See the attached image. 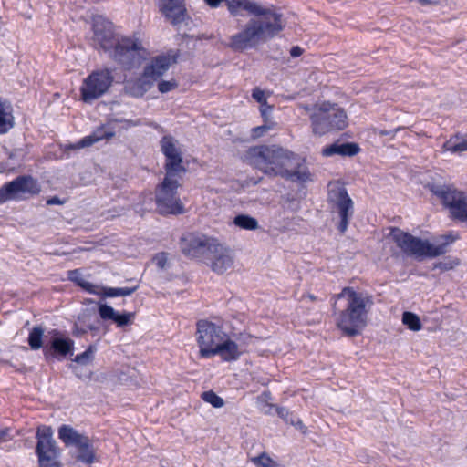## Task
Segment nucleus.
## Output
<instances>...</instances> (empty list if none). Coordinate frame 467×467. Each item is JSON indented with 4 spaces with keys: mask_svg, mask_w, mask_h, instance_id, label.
<instances>
[{
    "mask_svg": "<svg viewBox=\"0 0 467 467\" xmlns=\"http://www.w3.org/2000/svg\"><path fill=\"white\" fill-rule=\"evenodd\" d=\"M245 160L254 168L270 177L304 183L311 181V173L304 159L276 145H260L248 149Z\"/></svg>",
    "mask_w": 467,
    "mask_h": 467,
    "instance_id": "1",
    "label": "nucleus"
},
{
    "mask_svg": "<svg viewBox=\"0 0 467 467\" xmlns=\"http://www.w3.org/2000/svg\"><path fill=\"white\" fill-rule=\"evenodd\" d=\"M92 30L94 43L126 69L139 67L148 57L140 40L135 37H119L115 34L113 24L102 16H93Z\"/></svg>",
    "mask_w": 467,
    "mask_h": 467,
    "instance_id": "2",
    "label": "nucleus"
},
{
    "mask_svg": "<svg viewBox=\"0 0 467 467\" xmlns=\"http://www.w3.org/2000/svg\"><path fill=\"white\" fill-rule=\"evenodd\" d=\"M257 17L250 19L242 31L234 34L230 39V47L243 51L266 42L283 30L282 15L274 9H266L255 14Z\"/></svg>",
    "mask_w": 467,
    "mask_h": 467,
    "instance_id": "3",
    "label": "nucleus"
},
{
    "mask_svg": "<svg viewBox=\"0 0 467 467\" xmlns=\"http://www.w3.org/2000/svg\"><path fill=\"white\" fill-rule=\"evenodd\" d=\"M336 298L347 300L345 309L339 311L337 316V327L349 337L359 334L366 326L368 313L373 305L372 297L368 293L347 286L336 296Z\"/></svg>",
    "mask_w": 467,
    "mask_h": 467,
    "instance_id": "4",
    "label": "nucleus"
},
{
    "mask_svg": "<svg viewBox=\"0 0 467 467\" xmlns=\"http://www.w3.org/2000/svg\"><path fill=\"white\" fill-rule=\"evenodd\" d=\"M391 237L400 250L410 256L416 258H434L444 254L447 246L453 242L448 235L442 236L446 241L437 245L431 244L428 240H422L400 229L391 232Z\"/></svg>",
    "mask_w": 467,
    "mask_h": 467,
    "instance_id": "5",
    "label": "nucleus"
},
{
    "mask_svg": "<svg viewBox=\"0 0 467 467\" xmlns=\"http://www.w3.org/2000/svg\"><path fill=\"white\" fill-rule=\"evenodd\" d=\"M310 115L314 134L322 136L335 130H343L347 126V115L337 104L323 102L313 109Z\"/></svg>",
    "mask_w": 467,
    "mask_h": 467,
    "instance_id": "6",
    "label": "nucleus"
},
{
    "mask_svg": "<svg viewBox=\"0 0 467 467\" xmlns=\"http://www.w3.org/2000/svg\"><path fill=\"white\" fill-rule=\"evenodd\" d=\"M182 176L165 174L161 184L156 188L157 209L161 214H181L184 212L183 204L178 195Z\"/></svg>",
    "mask_w": 467,
    "mask_h": 467,
    "instance_id": "7",
    "label": "nucleus"
},
{
    "mask_svg": "<svg viewBox=\"0 0 467 467\" xmlns=\"http://www.w3.org/2000/svg\"><path fill=\"white\" fill-rule=\"evenodd\" d=\"M222 325L215 324L207 319H201L196 323V342L199 347V356L202 358H213L214 348L226 337Z\"/></svg>",
    "mask_w": 467,
    "mask_h": 467,
    "instance_id": "8",
    "label": "nucleus"
},
{
    "mask_svg": "<svg viewBox=\"0 0 467 467\" xmlns=\"http://www.w3.org/2000/svg\"><path fill=\"white\" fill-rule=\"evenodd\" d=\"M328 202L331 205L332 212L337 214L339 223L337 229L341 234H345L349 220L354 213V202L349 197L348 191L343 186H334L329 189Z\"/></svg>",
    "mask_w": 467,
    "mask_h": 467,
    "instance_id": "9",
    "label": "nucleus"
},
{
    "mask_svg": "<svg viewBox=\"0 0 467 467\" xmlns=\"http://www.w3.org/2000/svg\"><path fill=\"white\" fill-rule=\"evenodd\" d=\"M180 244L185 256L202 260L217 246V239L200 233H190L181 238Z\"/></svg>",
    "mask_w": 467,
    "mask_h": 467,
    "instance_id": "10",
    "label": "nucleus"
},
{
    "mask_svg": "<svg viewBox=\"0 0 467 467\" xmlns=\"http://www.w3.org/2000/svg\"><path fill=\"white\" fill-rule=\"evenodd\" d=\"M37 444L36 452L41 467H52L59 455V451L53 439V431L50 427L42 426L36 431Z\"/></svg>",
    "mask_w": 467,
    "mask_h": 467,
    "instance_id": "11",
    "label": "nucleus"
},
{
    "mask_svg": "<svg viewBox=\"0 0 467 467\" xmlns=\"http://www.w3.org/2000/svg\"><path fill=\"white\" fill-rule=\"evenodd\" d=\"M40 186L31 176H20L0 188V203L12 199H20L26 194L39 193Z\"/></svg>",
    "mask_w": 467,
    "mask_h": 467,
    "instance_id": "12",
    "label": "nucleus"
},
{
    "mask_svg": "<svg viewBox=\"0 0 467 467\" xmlns=\"http://www.w3.org/2000/svg\"><path fill=\"white\" fill-rule=\"evenodd\" d=\"M161 150L165 156V174L182 176L186 171L182 166V154L176 146V141L171 136H164L161 140Z\"/></svg>",
    "mask_w": 467,
    "mask_h": 467,
    "instance_id": "13",
    "label": "nucleus"
},
{
    "mask_svg": "<svg viewBox=\"0 0 467 467\" xmlns=\"http://www.w3.org/2000/svg\"><path fill=\"white\" fill-rule=\"evenodd\" d=\"M58 438L66 447L74 448L78 453V458L83 462H88L86 452L88 451V437L80 433L69 425H61L58 428Z\"/></svg>",
    "mask_w": 467,
    "mask_h": 467,
    "instance_id": "14",
    "label": "nucleus"
},
{
    "mask_svg": "<svg viewBox=\"0 0 467 467\" xmlns=\"http://www.w3.org/2000/svg\"><path fill=\"white\" fill-rule=\"evenodd\" d=\"M209 255H213L210 265L212 270L220 275L230 269L234 262L232 250L220 244L218 240L217 246L212 250Z\"/></svg>",
    "mask_w": 467,
    "mask_h": 467,
    "instance_id": "15",
    "label": "nucleus"
},
{
    "mask_svg": "<svg viewBox=\"0 0 467 467\" xmlns=\"http://www.w3.org/2000/svg\"><path fill=\"white\" fill-rule=\"evenodd\" d=\"M159 8L174 26L185 20L187 10L183 0H159Z\"/></svg>",
    "mask_w": 467,
    "mask_h": 467,
    "instance_id": "16",
    "label": "nucleus"
},
{
    "mask_svg": "<svg viewBox=\"0 0 467 467\" xmlns=\"http://www.w3.org/2000/svg\"><path fill=\"white\" fill-rule=\"evenodd\" d=\"M113 77L109 69L94 71L89 75V99L103 95L110 87Z\"/></svg>",
    "mask_w": 467,
    "mask_h": 467,
    "instance_id": "17",
    "label": "nucleus"
},
{
    "mask_svg": "<svg viewBox=\"0 0 467 467\" xmlns=\"http://www.w3.org/2000/svg\"><path fill=\"white\" fill-rule=\"evenodd\" d=\"M243 353L244 351L240 348L239 345L226 334V337L214 348L213 357L219 356L223 361L232 362L239 359Z\"/></svg>",
    "mask_w": 467,
    "mask_h": 467,
    "instance_id": "18",
    "label": "nucleus"
},
{
    "mask_svg": "<svg viewBox=\"0 0 467 467\" xmlns=\"http://www.w3.org/2000/svg\"><path fill=\"white\" fill-rule=\"evenodd\" d=\"M73 341L69 338L54 337L50 346L44 348V355L47 359L49 358H65L67 354H72Z\"/></svg>",
    "mask_w": 467,
    "mask_h": 467,
    "instance_id": "19",
    "label": "nucleus"
},
{
    "mask_svg": "<svg viewBox=\"0 0 467 467\" xmlns=\"http://www.w3.org/2000/svg\"><path fill=\"white\" fill-rule=\"evenodd\" d=\"M173 62H175V59L171 56H158L144 68L146 76H150L156 81L167 72Z\"/></svg>",
    "mask_w": 467,
    "mask_h": 467,
    "instance_id": "20",
    "label": "nucleus"
},
{
    "mask_svg": "<svg viewBox=\"0 0 467 467\" xmlns=\"http://www.w3.org/2000/svg\"><path fill=\"white\" fill-rule=\"evenodd\" d=\"M359 147L354 142H334L322 149V155L331 157L334 155L352 157L359 152Z\"/></svg>",
    "mask_w": 467,
    "mask_h": 467,
    "instance_id": "21",
    "label": "nucleus"
},
{
    "mask_svg": "<svg viewBox=\"0 0 467 467\" xmlns=\"http://www.w3.org/2000/svg\"><path fill=\"white\" fill-rule=\"evenodd\" d=\"M99 314L103 320H111L117 324L118 327H124L130 323L133 317L132 313L123 312L119 313L115 309L106 304L99 306Z\"/></svg>",
    "mask_w": 467,
    "mask_h": 467,
    "instance_id": "22",
    "label": "nucleus"
},
{
    "mask_svg": "<svg viewBox=\"0 0 467 467\" xmlns=\"http://www.w3.org/2000/svg\"><path fill=\"white\" fill-rule=\"evenodd\" d=\"M225 4L229 12L234 16L238 15L241 9L253 15L263 13L267 9L250 0H225Z\"/></svg>",
    "mask_w": 467,
    "mask_h": 467,
    "instance_id": "23",
    "label": "nucleus"
},
{
    "mask_svg": "<svg viewBox=\"0 0 467 467\" xmlns=\"http://www.w3.org/2000/svg\"><path fill=\"white\" fill-rule=\"evenodd\" d=\"M13 108L9 101L0 99V134L6 133L14 127Z\"/></svg>",
    "mask_w": 467,
    "mask_h": 467,
    "instance_id": "24",
    "label": "nucleus"
},
{
    "mask_svg": "<svg viewBox=\"0 0 467 467\" xmlns=\"http://www.w3.org/2000/svg\"><path fill=\"white\" fill-rule=\"evenodd\" d=\"M154 79L150 76H146V70L144 69L143 74L140 78L135 81L130 82L128 88L130 92L134 97H142L148 90L150 89L154 83Z\"/></svg>",
    "mask_w": 467,
    "mask_h": 467,
    "instance_id": "25",
    "label": "nucleus"
},
{
    "mask_svg": "<svg viewBox=\"0 0 467 467\" xmlns=\"http://www.w3.org/2000/svg\"><path fill=\"white\" fill-rule=\"evenodd\" d=\"M442 148L451 153L459 154L467 151V135H454L444 142Z\"/></svg>",
    "mask_w": 467,
    "mask_h": 467,
    "instance_id": "26",
    "label": "nucleus"
},
{
    "mask_svg": "<svg viewBox=\"0 0 467 467\" xmlns=\"http://www.w3.org/2000/svg\"><path fill=\"white\" fill-rule=\"evenodd\" d=\"M268 410H265V414H271L272 410H275L277 415L284 419L287 423H290L299 429L304 428V424L302 420L296 417H295L287 409L284 407H276L271 404L266 405Z\"/></svg>",
    "mask_w": 467,
    "mask_h": 467,
    "instance_id": "27",
    "label": "nucleus"
},
{
    "mask_svg": "<svg viewBox=\"0 0 467 467\" xmlns=\"http://www.w3.org/2000/svg\"><path fill=\"white\" fill-rule=\"evenodd\" d=\"M234 223L244 230L254 231L259 228L258 221L248 214H238L234 219Z\"/></svg>",
    "mask_w": 467,
    "mask_h": 467,
    "instance_id": "28",
    "label": "nucleus"
},
{
    "mask_svg": "<svg viewBox=\"0 0 467 467\" xmlns=\"http://www.w3.org/2000/svg\"><path fill=\"white\" fill-rule=\"evenodd\" d=\"M44 329L42 327H34L28 336V344L33 350H37L43 347Z\"/></svg>",
    "mask_w": 467,
    "mask_h": 467,
    "instance_id": "29",
    "label": "nucleus"
},
{
    "mask_svg": "<svg viewBox=\"0 0 467 467\" xmlns=\"http://www.w3.org/2000/svg\"><path fill=\"white\" fill-rule=\"evenodd\" d=\"M138 286L133 287H106L103 290V294L108 297H117V296H128L132 295Z\"/></svg>",
    "mask_w": 467,
    "mask_h": 467,
    "instance_id": "30",
    "label": "nucleus"
},
{
    "mask_svg": "<svg viewBox=\"0 0 467 467\" xmlns=\"http://www.w3.org/2000/svg\"><path fill=\"white\" fill-rule=\"evenodd\" d=\"M402 322L412 331H419L421 328V323L419 317L411 312H404Z\"/></svg>",
    "mask_w": 467,
    "mask_h": 467,
    "instance_id": "31",
    "label": "nucleus"
},
{
    "mask_svg": "<svg viewBox=\"0 0 467 467\" xmlns=\"http://www.w3.org/2000/svg\"><path fill=\"white\" fill-rule=\"evenodd\" d=\"M252 462L257 467H284L271 459L266 453H262L257 457L252 458Z\"/></svg>",
    "mask_w": 467,
    "mask_h": 467,
    "instance_id": "32",
    "label": "nucleus"
},
{
    "mask_svg": "<svg viewBox=\"0 0 467 467\" xmlns=\"http://www.w3.org/2000/svg\"><path fill=\"white\" fill-rule=\"evenodd\" d=\"M202 398L205 402L211 404L214 408H222L224 405L223 399L213 390L204 391L202 394Z\"/></svg>",
    "mask_w": 467,
    "mask_h": 467,
    "instance_id": "33",
    "label": "nucleus"
},
{
    "mask_svg": "<svg viewBox=\"0 0 467 467\" xmlns=\"http://www.w3.org/2000/svg\"><path fill=\"white\" fill-rule=\"evenodd\" d=\"M114 136V133L106 130V129L103 127L100 130H98L97 131L93 132L91 135H89V146L92 145L95 142H98L103 139H109Z\"/></svg>",
    "mask_w": 467,
    "mask_h": 467,
    "instance_id": "34",
    "label": "nucleus"
},
{
    "mask_svg": "<svg viewBox=\"0 0 467 467\" xmlns=\"http://www.w3.org/2000/svg\"><path fill=\"white\" fill-rule=\"evenodd\" d=\"M69 280L77 283L85 290H88V282L85 279V276L79 270H72L68 272Z\"/></svg>",
    "mask_w": 467,
    "mask_h": 467,
    "instance_id": "35",
    "label": "nucleus"
},
{
    "mask_svg": "<svg viewBox=\"0 0 467 467\" xmlns=\"http://www.w3.org/2000/svg\"><path fill=\"white\" fill-rule=\"evenodd\" d=\"M177 87L175 80H162L158 84V89L161 93H167Z\"/></svg>",
    "mask_w": 467,
    "mask_h": 467,
    "instance_id": "36",
    "label": "nucleus"
},
{
    "mask_svg": "<svg viewBox=\"0 0 467 467\" xmlns=\"http://www.w3.org/2000/svg\"><path fill=\"white\" fill-rule=\"evenodd\" d=\"M270 126L268 125H261L252 129L251 136L253 139H258L265 134L266 131L270 130Z\"/></svg>",
    "mask_w": 467,
    "mask_h": 467,
    "instance_id": "37",
    "label": "nucleus"
},
{
    "mask_svg": "<svg viewBox=\"0 0 467 467\" xmlns=\"http://www.w3.org/2000/svg\"><path fill=\"white\" fill-rule=\"evenodd\" d=\"M153 261L159 268L163 269L166 266V264L168 261L167 254H165V253L157 254L154 256Z\"/></svg>",
    "mask_w": 467,
    "mask_h": 467,
    "instance_id": "38",
    "label": "nucleus"
},
{
    "mask_svg": "<svg viewBox=\"0 0 467 467\" xmlns=\"http://www.w3.org/2000/svg\"><path fill=\"white\" fill-rule=\"evenodd\" d=\"M252 97L254 100L260 103V105L267 102L265 97V92L259 88H255L253 89Z\"/></svg>",
    "mask_w": 467,
    "mask_h": 467,
    "instance_id": "39",
    "label": "nucleus"
},
{
    "mask_svg": "<svg viewBox=\"0 0 467 467\" xmlns=\"http://www.w3.org/2000/svg\"><path fill=\"white\" fill-rule=\"evenodd\" d=\"M273 110V107L270 106L267 102L260 105V112L265 120H267Z\"/></svg>",
    "mask_w": 467,
    "mask_h": 467,
    "instance_id": "40",
    "label": "nucleus"
},
{
    "mask_svg": "<svg viewBox=\"0 0 467 467\" xmlns=\"http://www.w3.org/2000/svg\"><path fill=\"white\" fill-rule=\"evenodd\" d=\"M86 145H88V137H84L82 138L79 142H78L77 144H69V145H66L65 146V150H69V149H80V148H84Z\"/></svg>",
    "mask_w": 467,
    "mask_h": 467,
    "instance_id": "41",
    "label": "nucleus"
},
{
    "mask_svg": "<svg viewBox=\"0 0 467 467\" xmlns=\"http://www.w3.org/2000/svg\"><path fill=\"white\" fill-rule=\"evenodd\" d=\"M11 439L9 428L0 429V442L7 441Z\"/></svg>",
    "mask_w": 467,
    "mask_h": 467,
    "instance_id": "42",
    "label": "nucleus"
},
{
    "mask_svg": "<svg viewBox=\"0 0 467 467\" xmlns=\"http://www.w3.org/2000/svg\"><path fill=\"white\" fill-rule=\"evenodd\" d=\"M81 98L84 102L88 101V78L83 79L81 87Z\"/></svg>",
    "mask_w": 467,
    "mask_h": 467,
    "instance_id": "43",
    "label": "nucleus"
},
{
    "mask_svg": "<svg viewBox=\"0 0 467 467\" xmlns=\"http://www.w3.org/2000/svg\"><path fill=\"white\" fill-rule=\"evenodd\" d=\"M88 359V350H85L82 354L78 355L75 358L77 364H85Z\"/></svg>",
    "mask_w": 467,
    "mask_h": 467,
    "instance_id": "44",
    "label": "nucleus"
},
{
    "mask_svg": "<svg viewBox=\"0 0 467 467\" xmlns=\"http://www.w3.org/2000/svg\"><path fill=\"white\" fill-rule=\"evenodd\" d=\"M204 2L210 7L216 8L220 5L221 3L225 2V0H204Z\"/></svg>",
    "mask_w": 467,
    "mask_h": 467,
    "instance_id": "45",
    "label": "nucleus"
},
{
    "mask_svg": "<svg viewBox=\"0 0 467 467\" xmlns=\"http://www.w3.org/2000/svg\"><path fill=\"white\" fill-rule=\"evenodd\" d=\"M303 50L299 47H293L290 50V55L293 57H297L302 54Z\"/></svg>",
    "mask_w": 467,
    "mask_h": 467,
    "instance_id": "46",
    "label": "nucleus"
},
{
    "mask_svg": "<svg viewBox=\"0 0 467 467\" xmlns=\"http://www.w3.org/2000/svg\"><path fill=\"white\" fill-rule=\"evenodd\" d=\"M435 267L440 268L441 270H443V271L452 268V266L447 263H439L435 265Z\"/></svg>",
    "mask_w": 467,
    "mask_h": 467,
    "instance_id": "47",
    "label": "nucleus"
},
{
    "mask_svg": "<svg viewBox=\"0 0 467 467\" xmlns=\"http://www.w3.org/2000/svg\"><path fill=\"white\" fill-rule=\"evenodd\" d=\"M62 202L57 197H52L47 201V205H55V204H61Z\"/></svg>",
    "mask_w": 467,
    "mask_h": 467,
    "instance_id": "48",
    "label": "nucleus"
},
{
    "mask_svg": "<svg viewBox=\"0 0 467 467\" xmlns=\"http://www.w3.org/2000/svg\"><path fill=\"white\" fill-rule=\"evenodd\" d=\"M395 132H396V130L395 131H391V130H380L379 131V134L380 136H389V135L394 136Z\"/></svg>",
    "mask_w": 467,
    "mask_h": 467,
    "instance_id": "49",
    "label": "nucleus"
},
{
    "mask_svg": "<svg viewBox=\"0 0 467 467\" xmlns=\"http://www.w3.org/2000/svg\"><path fill=\"white\" fill-rule=\"evenodd\" d=\"M128 375L127 373H121L119 377H118V379L121 382V383H126L128 381Z\"/></svg>",
    "mask_w": 467,
    "mask_h": 467,
    "instance_id": "50",
    "label": "nucleus"
},
{
    "mask_svg": "<svg viewBox=\"0 0 467 467\" xmlns=\"http://www.w3.org/2000/svg\"><path fill=\"white\" fill-rule=\"evenodd\" d=\"M302 298L303 299H309L310 301H316L317 300V296L312 295V294H307V295H303L302 296Z\"/></svg>",
    "mask_w": 467,
    "mask_h": 467,
    "instance_id": "51",
    "label": "nucleus"
},
{
    "mask_svg": "<svg viewBox=\"0 0 467 467\" xmlns=\"http://www.w3.org/2000/svg\"><path fill=\"white\" fill-rule=\"evenodd\" d=\"M90 447H91V445L89 444V455H88V458H89V464H90L91 462H94V460H95V454H94L93 451L90 449Z\"/></svg>",
    "mask_w": 467,
    "mask_h": 467,
    "instance_id": "52",
    "label": "nucleus"
},
{
    "mask_svg": "<svg viewBox=\"0 0 467 467\" xmlns=\"http://www.w3.org/2000/svg\"><path fill=\"white\" fill-rule=\"evenodd\" d=\"M302 108H303L305 110H306V111H309V110H311V109H311V107H310V106H308V105L302 106Z\"/></svg>",
    "mask_w": 467,
    "mask_h": 467,
    "instance_id": "53",
    "label": "nucleus"
},
{
    "mask_svg": "<svg viewBox=\"0 0 467 467\" xmlns=\"http://www.w3.org/2000/svg\"><path fill=\"white\" fill-rule=\"evenodd\" d=\"M88 351H89V357L91 356L92 352H93V348L92 346L89 345V348H88Z\"/></svg>",
    "mask_w": 467,
    "mask_h": 467,
    "instance_id": "54",
    "label": "nucleus"
},
{
    "mask_svg": "<svg viewBox=\"0 0 467 467\" xmlns=\"http://www.w3.org/2000/svg\"><path fill=\"white\" fill-rule=\"evenodd\" d=\"M72 368L74 369L76 374H78V368L77 366H72Z\"/></svg>",
    "mask_w": 467,
    "mask_h": 467,
    "instance_id": "55",
    "label": "nucleus"
},
{
    "mask_svg": "<svg viewBox=\"0 0 467 467\" xmlns=\"http://www.w3.org/2000/svg\"><path fill=\"white\" fill-rule=\"evenodd\" d=\"M88 292H89V294H91V293H95V291L92 289V287H91V285H89Z\"/></svg>",
    "mask_w": 467,
    "mask_h": 467,
    "instance_id": "56",
    "label": "nucleus"
},
{
    "mask_svg": "<svg viewBox=\"0 0 467 467\" xmlns=\"http://www.w3.org/2000/svg\"><path fill=\"white\" fill-rule=\"evenodd\" d=\"M53 332L56 336L58 335V332L57 330H54Z\"/></svg>",
    "mask_w": 467,
    "mask_h": 467,
    "instance_id": "57",
    "label": "nucleus"
},
{
    "mask_svg": "<svg viewBox=\"0 0 467 467\" xmlns=\"http://www.w3.org/2000/svg\"><path fill=\"white\" fill-rule=\"evenodd\" d=\"M133 372V369L128 368V373Z\"/></svg>",
    "mask_w": 467,
    "mask_h": 467,
    "instance_id": "58",
    "label": "nucleus"
}]
</instances>
